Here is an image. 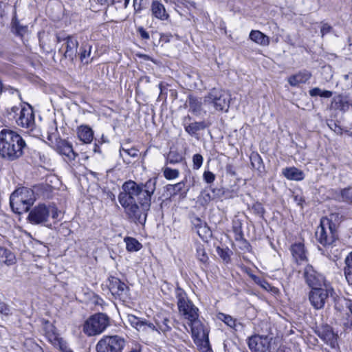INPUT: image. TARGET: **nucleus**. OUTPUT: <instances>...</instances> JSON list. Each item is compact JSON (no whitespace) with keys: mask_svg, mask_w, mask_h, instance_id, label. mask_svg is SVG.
Returning a JSON list of instances; mask_svg holds the SVG:
<instances>
[{"mask_svg":"<svg viewBox=\"0 0 352 352\" xmlns=\"http://www.w3.org/2000/svg\"><path fill=\"white\" fill-rule=\"evenodd\" d=\"M15 120L19 126L26 129H32L35 122L32 107L28 104V107H22Z\"/></svg>","mask_w":352,"mask_h":352,"instance_id":"nucleus-15","label":"nucleus"},{"mask_svg":"<svg viewBox=\"0 0 352 352\" xmlns=\"http://www.w3.org/2000/svg\"><path fill=\"white\" fill-rule=\"evenodd\" d=\"M251 164L253 168L260 170V169L263 168V162L261 157L257 153H252L250 157Z\"/></svg>","mask_w":352,"mask_h":352,"instance_id":"nucleus-38","label":"nucleus"},{"mask_svg":"<svg viewBox=\"0 0 352 352\" xmlns=\"http://www.w3.org/2000/svg\"><path fill=\"white\" fill-rule=\"evenodd\" d=\"M91 45L87 43H82L78 52L80 61L83 64H88L91 63L93 58H89L91 55Z\"/></svg>","mask_w":352,"mask_h":352,"instance_id":"nucleus-25","label":"nucleus"},{"mask_svg":"<svg viewBox=\"0 0 352 352\" xmlns=\"http://www.w3.org/2000/svg\"><path fill=\"white\" fill-rule=\"evenodd\" d=\"M208 124L205 121L194 122L185 126V131L191 136H195L197 133L201 130H204L208 127Z\"/></svg>","mask_w":352,"mask_h":352,"instance_id":"nucleus-28","label":"nucleus"},{"mask_svg":"<svg viewBox=\"0 0 352 352\" xmlns=\"http://www.w3.org/2000/svg\"><path fill=\"white\" fill-rule=\"evenodd\" d=\"M30 352H43V349L37 344L31 343Z\"/></svg>","mask_w":352,"mask_h":352,"instance_id":"nucleus-60","label":"nucleus"},{"mask_svg":"<svg viewBox=\"0 0 352 352\" xmlns=\"http://www.w3.org/2000/svg\"><path fill=\"white\" fill-rule=\"evenodd\" d=\"M234 232H235L236 236V239L238 240L239 239H241L243 237V232L241 230V227H236V226H234Z\"/></svg>","mask_w":352,"mask_h":352,"instance_id":"nucleus-62","label":"nucleus"},{"mask_svg":"<svg viewBox=\"0 0 352 352\" xmlns=\"http://www.w3.org/2000/svg\"><path fill=\"white\" fill-rule=\"evenodd\" d=\"M189 325L191 329L192 338L197 344H201L204 347L209 345L208 332L204 329V324L195 319L193 321H189Z\"/></svg>","mask_w":352,"mask_h":352,"instance_id":"nucleus-13","label":"nucleus"},{"mask_svg":"<svg viewBox=\"0 0 352 352\" xmlns=\"http://www.w3.org/2000/svg\"><path fill=\"white\" fill-rule=\"evenodd\" d=\"M27 30V26L21 25L19 21L16 19V16H14L12 20V32L22 36L26 33Z\"/></svg>","mask_w":352,"mask_h":352,"instance_id":"nucleus-33","label":"nucleus"},{"mask_svg":"<svg viewBox=\"0 0 352 352\" xmlns=\"http://www.w3.org/2000/svg\"><path fill=\"white\" fill-rule=\"evenodd\" d=\"M350 105L351 104L349 103L347 97L342 95L335 96L331 102V107L333 109L340 110L343 112L348 111Z\"/></svg>","mask_w":352,"mask_h":352,"instance_id":"nucleus-23","label":"nucleus"},{"mask_svg":"<svg viewBox=\"0 0 352 352\" xmlns=\"http://www.w3.org/2000/svg\"><path fill=\"white\" fill-rule=\"evenodd\" d=\"M69 36L70 35H66L63 32L57 33L55 35V41L57 43H61V42H64L63 45H65L66 43V41L67 40V38H69Z\"/></svg>","mask_w":352,"mask_h":352,"instance_id":"nucleus-51","label":"nucleus"},{"mask_svg":"<svg viewBox=\"0 0 352 352\" xmlns=\"http://www.w3.org/2000/svg\"><path fill=\"white\" fill-rule=\"evenodd\" d=\"M316 334L331 349H336L338 348V335L334 332L333 328L327 324H322L316 327L314 330Z\"/></svg>","mask_w":352,"mask_h":352,"instance_id":"nucleus-12","label":"nucleus"},{"mask_svg":"<svg viewBox=\"0 0 352 352\" xmlns=\"http://www.w3.org/2000/svg\"><path fill=\"white\" fill-rule=\"evenodd\" d=\"M252 279L256 283L266 290H268V288L270 287V285L265 280L261 279L256 276H252Z\"/></svg>","mask_w":352,"mask_h":352,"instance_id":"nucleus-49","label":"nucleus"},{"mask_svg":"<svg viewBox=\"0 0 352 352\" xmlns=\"http://www.w3.org/2000/svg\"><path fill=\"white\" fill-rule=\"evenodd\" d=\"M137 32L142 40L147 41L150 38L149 33L142 26L137 28Z\"/></svg>","mask_w":352,"mask_h":352,"instance_id":"nucleus-50","label":"nucleus"},{"mask_svg":"<svg viewBox=\"0 0 352 352\" xmlns=\"http://www.w3.org/2000/svg\"><path fill=\"white\" fill-rule=\"evenodd\" d=\"M196 256L199 260L204 265H207L208 264L209 258L206 252V249L204 245L202 244H198L196 247Z\"/></svg>","mask_w":352,"mask_h":352,"instance_id":"nucleus-35","label":"nucleus"},{"mask_svg":"<svg viewBox=\"0 0 352 352\" xmlns=\"http://www.w3.org/2000/svg\"><path fill=\"white\" fill-rule=\"evenodd\" d=\"M184 187L185 183L184 182H181L174 185L168 184L166 186V190L169 193L170 196H175L179 193L186 195L188 189L185 190Z\"/></svg>","mask_w":352,"mask_h":352,"instance_id":"nucleus-29","label":"nucleus"},{"mask_svg":"<svg viewBox=\"0 0 352 352\" xmlns=\"http://www.w3.org/2000/svg\"><path fill=\"white\" fill-rule=\"evenodd\" d=\"M344 262V274L348 283L352 285V252L346 257Z\"/></svg>","mask_w":352,"mask_h":352,"instance_id":"nucleus-31","label":"nucleus"},{"mask_svg":"<svg viewBox=\"0 0 352 352\" xmlns=\"http://www.w3.org/2000/svg\"><path fill=\"white\" fill-rule=\"evenodd\" d=\"M107 285L112 295L118 296H122L126 294L129 289L124 283L114 276H110L108 278Z\"/></svg>","mask_w":352,"mask_h":352,"instance_id":"nucleus-16","label":"nucleus"},{"mask_svg":"<svg viewBox=\"0 0 352 352\" xmlns=\"http://www.w3.org/2000/svg\"><path fill=\"white\" fill-rule=\"evenodd\" d=\"M122 150L127 153L131 157H137L138 156V150L135 148H131V149H124L122 148Z\"/></svg>","mask_w":352,"mask_h":352,"instance_id":"nucleus-61","label":"nucleus"},{"mask_svg":"<svg viewBox=\"0 0 352 352\" xmlns=\"http://www.w3.org/2000/svg\"><path fill=\"white\" fill-rule=\"evenodd\" d=\"M128 321L131 325L135 327L137 330L141 331L144 324H146V320L138 318L134 315L128 316Z\"/></svg>","mask_w":352,"mask_h":352,"instance_id":"nucleus-37","label":"nucleus"},{"mask_svg":"<svg viewBox=\"0 0 352 352\" xmlns=\"http://www.w3.org/2000/svg\"><path fill=\"white\" fill-rule=\"evenodd\" d=\"M340 194L343 201L352 204V186L342 189Z\"/></svg>","mask_w":352,"mask_h":352,"instance_id":"nucleus-41","label":"nucleus"},{"mask_svg":"<svg viewBox=\"0 0 352 352\" xmlns=\"http://www.w3.org/2000/svg\"><path fill=\"white\" fill-rule=\"evenodd\" d=\"M290 250L296 263L307 260L306 251L303 243H298L293 244L291 246Z\"/></svg>","mask_w":352,"mask_h":352,"instance_id":"nucleus-22","label":"nucleus"},{"mask_svg":"<svg viewBox=\"0 0 352 352\" xmlns=\"http://www.w3.org/2000/svg\"><path fill=\"white\" fill-rule=\"evenodd\" d=\"M179 170L166 167L164 170V175L167 179H173L179 176Z\"/></svg>","mask_w":352,"mask_h":352,"instance_id":"nucleus-43","label":"nucleus"},{"mask_svg":"<svg viewBox=\"0 0 352 352\" xmlns=\"http://www.w3.org/2000/svg\"><path fill=\"white\" fill-rule=\"evenodd\" d=\"M328 126L333 130L336 133H341L342 129L338 126L334 121L331 120L330 122L327 123Z\"/></svg>","mask_w":352,"mask_h":352,"instance_id":"nucleus-54","label":"nucleus"},{"mask_svg":"<svg viewBox=\"0 0 352 352\" xmlns=\"http://www.w3.org/2000/svg\"><path fill=\"white\" fill-rule=\"evenodd\" d=\"M78 136L84 143H90L94 138V132L88 126H80L78 129Z\"/></svg>","mask_w":352,"mask_h":352,"instance_id":"nucleus-27","label":"nucleus"},{"mask_svg":"<svg viewBox=\"0 0 352 352\" xmlns=\"http://www.w3.org/2000/svg\"><path fill=\"white\" fill-rule=\"evenodd\" d=\"M29 211L27 221L32 225L45 224L50 216V206L44 204H39Z\"/></svg>","mask_w":352,"mask_h":352,"instance_id":"nucleus-10","label":"nucleus"},{"mask_svg":"<svg viewBox=\"0 0 352 352\" xmlns=\"http://www.w3.org/2000/svg\"><path fill=\"white\" fill-rule=\"evenodd\" d=\"M59 211L55 207H50V215L54 219H56L58 217Z\"/></svg>","mask_w":352,"mask_h":352,"instance_id":"nucleus-63","label":"nucleus"},{"mask_svg":"<svg viewBox=\"0 0 352 352\" xmlns=\"http://www.w3.org/2000/svg\"><path fill=\"white\" fill-rule=\"evenodd\" d=\"M126 248L128 252H138L142 248V245L135 238L126 236L124 238Z\"/></svg>","mask_w":352,"mask_h":352,"instance_id":"nucleus-32","label":"nucleus"},{"mask_svg":"<svg viewBox=\"0 0 352 352\" xmlns=\"http://www.w3.org/2000/svg\"><path fill=\"white\" fill-rule=\"evenodd\" d=\"M56 151L61 155L66 156L69 160H74L78 155L73 149L71 144L66 140H60L56 144Z\"/></svg>","mask_w":352,"mask_h":352,"instance_id":"nucleus-19","label":"nucleus"},{"mask_svg":"<svg viewBox=\"0 0 352 352\" xmlns=\"http://www.w3.org/2000/svg\"><path fill=\"white\" fill-rule=\"evenodd\" d=\"M251 208L256 215H258L260 217L263 218L265 210L261 203L256 201L252 206Z\"/></svg>","mask_w":352,"mask_h":352,"instance_id":"nucleus-42","label":"nucleus"},{"mask_svg":"<svg viewBox=\"0 0 352 352\" xmlns=\"http://www.w3.org/2000/svg\"><path fill=\"white\" fill-rule=\"evenodd\" d=\"M0 313L6 316H8L10 314V307L4 302L0 300Z\"/></svg>","mask_w":352,"mask_h":352,"instance_id":"nucleus-52","label":"nucleus"},{"mask_svg":"<svg viewBox=\"0 0 352 352\" xmlns=\"http://www.w3.org/2000/svg\"><path fill=\"white\" fill-rule=\"evenodd\" d=\"M157 178L145 183L128 180L122 186L118 201L128 221L135 225L144 226L151 205V197L156 189Z\"/></svg>","mask_w":352,"mask_h":352,"instance_id":"nucleus-1","label":"nucleus"},{"mask_svg":"<svg viewBox=\"0 0 352 352\" xmlns=\"http://www.w3.org/2000/svg\"><path fill=\"white\" fill-rule=\"evenodd\" d=\"M334 307L339 312L344 311L345 308L350 311L352 310V300L344 297H338L335 300Z\"/></svg>","mask_w":352,"mask_h":352,"instance_id":"nucleus-30","label":"nucleus"},{"mask_svg":"<svg viewBox=\"0 0 352 352\" xmlns=\"http://www.w3.org/2000/svg\"><path fill=\"white\" fill-rule=\"evenodd\" d=\"M311 77V74L307 70H302L298 73L291 76L288 78L289 84L292 87H296L299 84L305 83Z\"/></svg>","mask_w":352,"mask_h":352,"instance_id":"nucleus-20","label":"nucleus"},{"mask_svg":"<svg viewBox=\"0 0 352 352\" xmlns=\"http://www.w3.org/2000/svg\"><path fill=\"white\" fill-rule=\"evenodd\" d=\"M303 276L307 285L311 289L330 285L323 274L316 271L311 265H307L303 272Z\"/></svg>","mask_w":352,"mask_h":352,"instance_id":"nucleus-11","label":"nucleus"},{"mask_svg":"<svg viewBox=\"0 0 352 352\" xmlns=\"http://www.w3.org/2000/svg\"><path fill=\"white\" fill-rule=\"evenodd\" d=\"M231 100L230 95L224 90L214 88L205 96L204 102L212 104L217 111H228Z\"/></svg>","mask_w":352,"mask_h":352,"instance_id":"nucleus-7","label":"nucleus"},{"mask_svg":"<svg viewBox=\"0 0 352 352\" xmlns=\"http://www.w3.org/2000/svg\"><path fill=\"white\" fill-rule=\"evenodd\" d=\"M152 16L160 21H166L170 18L164 6L157 0H153L151 6Z\"/></svg>","mask_w":352,"mask_h":352,"instance_id":"nucleus-18","label":"nucleus"},{"mask_svg":"<svg viewBox=\"0 0 352 352\" xmlns=\"http://www.w3.org/2000/svg\"><path fill=\"white\" fill-rule=\"evenodd\" d=\"M125 346V340L117 335L103 336L97 343V352H122Z\"/></svg>","mask_w":352,"mask_h":352,"instance_id":"nucleus-8","label":"nucleus"},{"mask_svg":"<svg viewBox=\"0 0 352 352\" xmlns=\"http://www.w3.org/2000/svg\"><path fill=\"white\" fill-rule=\"evenodd\" d=\"M176 298L179 311L185 316L186 319L193 321L199 318L198 308L188 300L186 292L180 287L176 289Z\"/></svg>","mask_w":352,"mask_h":352,"instance_id":"nucleus-6","label":"nucleus"},{"mask_svg":"<svg viewBox=\"0 0 352 352\" xmlns=\"http://www.w3.org/2000/svg\"><path fill=\"white\" fill-rule=\"evenodd\" d=\"M203 178L207 184H212L215 179V175L209 170L205 171L203 174Z\"/></svg>","mask_w":352,"mask_h":352,"instance_id":"nucleus-47","label":"nucleus"},{"mask_svg":"<svg viewBox=\"0 0 352 352\" xmlns=\"http://www.w3.org/2000/svg\"><path fill=\"white\" fill-rule=\"evenodd\" d=\"M332 217L333 215L330 218H322L315 232L317 241L324 247L333 244L338 239V226Z\"/></svg>","mask_w":352,"mask_h":352,"instance_id":"nucleus-4","label":"nucleus"},{"mask_svg":"<svg viewBox=\"0 0 352 352\" xmlns=\"http://www.w3.org/2000/svg\"><path fill=\"white\" fill-rule=\"evenodd\" d=\"M217 252L218 255L226 263H228L230 260V256L229 254V250L223 249L218 247L217 248Z\"/></svg>","mask_w":352,"mask_h":352,"instance_id":"nucleus-46","label":"nucleus"},{"mask_svg":"<svg viewBox=\"0 0 352 352\" xmlns=\"http://www.w3.org/2000/svg\"><path fill=\"white\" fill-rule=\"evenodd\" d=\"M204 158L201 154H195L192 156V168L198 170L203 164Z\"/></svg>","mask_w":352,"mask_h":352,"instance_id":"nucleus-44","label":"nucleus"},{"mask_svg":"<svg viewBox=\"0 0 352 352\" xmlns=\"http://www.w3.org/2000/svg\"><path fill=\"white\" fill-rule=\"evenodd\" d=\"M182 156L177 151H170L167 155V162L175 164L182 161Z\"/></svg>","mask_w":352,"mask_h":352,"instance_id":"nucleus-39","label":"nucleus"},{"mask_svg":"<svg viewBox=\"0 0 352 352\" xmlns=\"http://www.w3.org/2000/svg\"><path fill=\"white\" fill-rule=\"evenodd\" d=\"M272 338L267 336L254 335L248 340V344L252 352H267Z\"/></svg>","mask_w":352,"mask_h":352,"instance_id":"nucleus-14","label":"nucleus"},{"mask_svg":"<svg viewBox=\"0 0 352 352\" xmlns=\"http://www.w3.org/2000/svg\"><path fill=\"white\" fill-rule=\"evenodd\" d=\"M333 292L334 290L331 285L316 287L309 292V300L316 309H320L324 307L329 296H332Z\"/></svg>","mask_w":352,"mask_h":352,"instance_id":"nucleus-9","label":"nucleus"},{"mask_svg":"<svg viewBox=\"0 0 352 352\" xmlns=\"http://www.w3.org/2000/svg\"><path fill=\"white\" fill-rule=\"evenodd\" d=\"M146 328H149L152 331H156L157 332L159 331L157 325H155L154 324L149 322L146 320V324H144V327H142V331H146Z\"/></svg>","mask_w":352,"mask_h":352,"instance_id":"nucleus-53","label":"nucleus"},{"mask_svg":"<svg viewBox=\"0 0 352 352\" xmlns=\"http://www.w3.org/2000/svg\"><path fill=\"white\" fill-rule=\"evenodd\" d=\"M217 318L218 320L223 322L226 325L230 327V328L234 329L236 330V320L234 318H232L231 316L223 314V313H219L217 316Z\"/></svg>","mask_w":352,"mask_h":352,"instance_id":"nucleus-36","label":"nucleus"},{"mask_svg":"<svg viewBox=\"0 0 352 352\" xmlns=\"http://www.w3.org/2000/svg\"><path fill=\"white\" fill-rule=\"evenodd\" d=\"M65 50L63 53V57L73 62L78 56V41L76 36H69L66 41Z\"/></svg>","mask_w":352,"mask_h":352,"instance_id":"nucleus-17","label":"nucleus"},{"mask_svg":"<svg viewBox=\"0 0 352 352\" xmlns=\"http://www.w3.org/2000/svg\"><path fill=\"white\" fill-rule=\"evenodd\" d=\"M351 314V316H349V318H347V321L344 323V326L346 328H349L352 329V310L349 311Z\"/></svg>","mask_w":352,"mask_h":352,"instance_id":"nucleus-64","label":"nucleus"},{"mask_svg":"<svg viewBox=\"0 0 352 352\" xmlns=\"http://www.w3.org/2000/svg\"><path fill=\"white\" fill-rule=\"evenodd\" d=\"M21 109L18 107H12L10 111H8V114L10 116H12V118L16 119L19 114V111Z\"/></svg>","mask_w":352,"mask_h":352,"instance_id":"nucleus-55","label":"nucleus"},{"mask_svg":"<svg viewBox=\"0 0 352 352\" xmlns=\"http://www.w3.org/2000/svg\"><path fill=\"white\" fill-rule=\"evenodd\" d=\"M197 233L202 239H204L211 235V230L206 223L197 230Z\"/></svg>","mask_w":352,"mask_h":352,"instance_id":"nucleus-40","label":"nucleus"},{"mask_svg":"<svg viewBox=\"0 0 352 352\" xmlns=\"http://www.w3.org/2000/svg\"><path fill=\"white\" fill-rule=\"evenodd\" d=\"M5 256L6 259L4 261V262L7 265H12L14 263V256L10 251L8 252V254H6Z\"/></svg>","mask_w":352,"mask_h":352,"instance_id":"nucleus-57","label":"nucleus"},{"mask_svg":"<svg viewBox=\"0 0 352 352\" xmlns=\"http://www.w3.org/2000/svg\"><path fill=\"white\" fill-rule=\"evenodd\" d=\"M26 144L15 131L3 129L0 132V156L8 161H14L23 155Z\"/></svg>","mask_w":352,"mask_h":352,"instance_id":"nucleus-2","label":"nucleus"},{"mask_svg":"<svg viewBox=\"0 0 352 352\" xmlns=\"http://www.w3.org/2000/svg\"><path fill=\"white\" fill-rule=\"evenodd\" d=\"M148 0H133V8L135 12H140L146 8Z\"/></svg>","mask_w":352,"mask_h":352,"instance_id":"nucleus-45","label":"nucleus"},{"mask_svg":"<svg viewBox=\"0 0 352 352\" xmlns=\"http://www.w3.org/2000/svg\"><path fill=\"white\" fill-rule=\"evenodd\" d=\"M192 223L194 226V228L197 230L202 225H204L206 222H204L201 220L199 217H195L192 220Z\"/></svg>","mask_w":352,"mask_h":352,"instance_id":"nucleus-56","label":"nucleus"},{"mask_svg":"<svg viewBox=\"0 0 352 352\" xmlns=\"http://www.w3.org/2000/svg\"><path fill=\"white\" fill-rule=\"evenodd\" d=\"M34 201V191L25 187L15 190L10 197L12 210L19 214L28 212Z\"/></svg>","mask_w":352,"mask_h":352,"instance_id":"nucleus-3","label":"nucleus"},{"mask_svg":"<svg viewBox=\"0 0 352 352\" xmlns=\"http://www.w3.org/2000/svg\"><path fill=\"white\" fill-rule=\"evenodd\" d=\"M3 91H4V92L8 91L11 95L16 94L18 95V96H19V98L21 100H22L20 91L17 89L14 88V87L10 86V85H3Z\"/></svg>","mask_w":352,"mask_h":352,"instance_id":"nucleus-48","label":"nucleus"},{"mask_svg":"<svg viewBox=\"0 0 352 352\" xmlns=\"http://www.w3.org/2000/svg\"><path fill=\"white\" fill-rule=\"evenodd\" d=\"M282 174L289 180L301 181L305 178L303 171L294 166L283 168Z\"/></svg>","mask_w":352,"mask_h":352,"instance_id":"nucleus-21","label":"nucleus"},{"mask_svg":"<svg viewBox=\"0 0 352 352\" xmlns=\"http://www.w3.org/2000/svg\"><path fill=\"white\" fill-rule=\"evenodd\" d=\"M322 89L318 87H314L309 91V95L311 97L320 96Z\"/></svg>","mask_w":352,"mask_h":352,"instance_id":"nucleus-59","label":"nucleus"},{"mask_svg":"<svg viewBox=\"0 0 352 352\" xmlns=\"http://www.w3.org/2000/svg\"><path fill=\"white\" fill-rule=\"evenodd\" d=\"M110 320L106 314H95L85 320L82 331L88 336L101 334L110 325Z\"/></svg>","mask_w":352,"mask_h":352,"instance_id":"nucleus-5","label":"nucleus"},{"mask_svg":"<svg viewBox=\"0 0 352 352\" xmlns=\"http://www.w3.org/2000/svg\"><path fill=\"white\" fill-rule=\"evenodd\" d=\"M189 105V111L195 116L201 114L202 110V102L201 99L194 96L193 95L189 94L188 96V100Z\"/></svg>","mask_w":352,"mask_h":352,"instance_id":"nucleus-24","label":"nucleus"},{"mask_svg":"<svg viewBox=\"0 0 352 352\" xmlns=\"http://www.w3.org/2000/svg\"><path fill=\"white\" fill-rule=\"evenodd\" d=\"M170 321L168 318L155 320V324L159 329L158 333H166L171 330Z\"/></svg>","mask_w":352,"mask_h":352,"instance_id":"nucleus-34","label":"nucleus"},{"mask_svg":"<svg viewBox=\"0 0 352 352\" xmlns=\"http://www.w3.org/2000/svg\"><path fill=\"white\" fill-rule=\"evenodd\" d=\"M331 29H332L331 26H330L329 24H327V23L323 24L320 29V33L322 34V36H323L324 35L329 33L331 32Z\"/></svg>","mask_w":352,"mask_h":352,"instance_id":"nucleus-58","label":"nucleus"},{"mask_svg":"<svg viewBox=\"0 0 352 352\" xmlns=\"http://www.w3.org/2000/svg\"><path fill=\"white\" fill-rule=\"evenodd\" d=\"M249 37L252 41L260 45L267 46L270 44L269 37L259 30H252Z\"/></svg>","mask_w":352,"mask_h":352,"instance_id":"nucleus-26","label":"nucleus"}]
</instances>
